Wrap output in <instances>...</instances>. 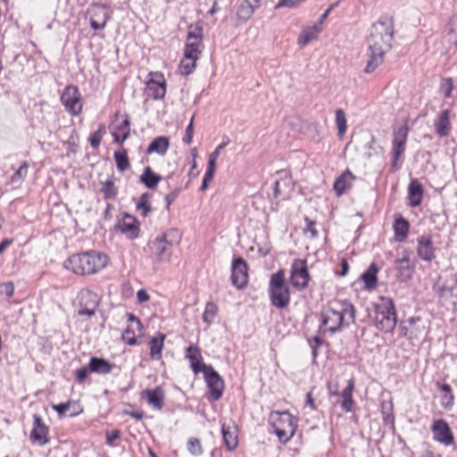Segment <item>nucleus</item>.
Wrapping results in <instances>:
<instances>
[{
    "mask_svg": "<svg viewBox=\"0 0 457 457\" xmlns=\"http://www.w3.org/2000/svg\"><path fill=\"white\" fill-rule=\"evenodd\" d=\"M354 388V381L353 379H349L347 381L346 387L340 393L338 383H329L328 384V392L330 395L338 396L341 395L343 401L341 403V408L349 412L353 410V391Z\"/></svg>",
    "mask_w": 457,
    "mask_h": 457,
    "instance_id": "obj_13",
    "label": "nucleus"
},
{
    "mask_svg": "<svg viewBox=\"0 0 457 457\" xmlns=\"http://www.w3.org/2000/svg\"><path fill=\"white\" fill-rule=\"evenodd\" d=\"M169 145H170L169 138L166 137L161 136V137L154 138L151 142V144L149 145V146L147 148V153L148 154L156 153L161 155H164L169 148Z\"/></svg>",
    "mask_w": 457,
    "mask_h": 457,
    "instance_id": "obj_31",
    "label": "nucleus"
},
{
    "mask_svg": "<svg viewBox=\"0 0 457 457\" xmlns=\"http://www.w3.org/2000/svg\"><path fill=\"white\" fill-rule=\"evenodd\" d=\"M354 179V176L349 170L345 171L339 176L334 183V190L337 195H342L345 190L350 187L351 182Z\"/></svg>",
    "mask_w": 457,
    "mask_h": 457,
    "instance_id": "obj_30",
    "label": "nucleus"
},
{
    "mask_svg": "<svg viewBox=\"0 0 457 457\" xmlns=\"http://www.w3.org/2000/svg\"><path fill=\"white\" fill-rule=\"evenodd\" d=\"M320 29L318 26H312L303 30L298 43L303 47L309 44L311 41L317 38Z\"/></svg>",
    "mask_w": 457,
    "mask_h": 457,
    "instance_id": "obj_36",
    "label": "nucleus"
},
{
    "mask_svg": "<svg viewBox=\"0 0 457 457\" xmlns=\"http://www.w3.org/2000/svg\"><path fill=\"white\" fill-rule=\"evenodd\" d=\"M323 343V340L319 337H314L310 342L312 348V355L315 358L317 356V348Z\"/></svg>",
    "mask_w": 457,
    "mask_h": 457,
    "instance_id": "obj_62",
    "label": "nucleus"
},
{
    "mask_svg": "<svg viewBox=\"0 0 457 457\" xmlns=\"http://www.w3.org/2000/svg\"><path fill=\"white\" fill-rule=\"evenodd\" d=\"M370 54L367 62V65L364 69L365 73H372L384 60V54L386 53H379L378 51H370Z\"/></svg>",
    "mask_w": 457,
    "mask_h": 457,
    "instance_id": "obj_35",
    "label": "nucleus"
},
{
    "mask_svg": "<svg viewBox=\"0 0 457 457\" xmlns=\"http://www.w3.org/2000/svg\"><path fill=\"white\" fill-rule=\"evenodd\" d=\"M187 42L203 45V27L200 23H193L188 25Z\"/></svg>",
    "mask_w": 457,
    "mask_h": 457,
    "instance_id": "obj_33",
    "label": "nucleus"
},
{
    "mask_svg": "<svg viewBox=\"0 0 457 457\" xmlns=\"http://www.w3.org/2000/svg\"><path fill=\"white\" fill-rule=\"evenodd\" d=\"M115 228L129 239H135L138 237L139 226L136 219L131 215L125 214L123 219L118 221Z\"/></svg>",
    "mask_w": 457,
    "mask_h": 457,
    "instance_id": "obj_20",
    "label": "nucleus"
},
{
    "mask_svg": "<svg viewBox=\"0 0 457 457\" xmlns=\"http://www.w3.org/2000/svg\"><path fill=\"white\" fill-rule=\"evenodd\" d=\"M311 280L307 262L303 259H295L290 270V283L297 290L305 289Z\"/></svg>",
    "mask_w": 457,
    "mask_h": 457,
    "instance_id": "obj_8",
    "label": "nucleus"
},
{
    "mask_svg": "<svg viewBox=\"0 0 457 457\" xmlns=\"http://www.w3.org/2000/svg\"><path fill=\"white\" fill-rule=\"evenodd\" d=\"M322 320L320 332L335 333L344 326H349L355 321V309L348 301H335L321 313Z\"/></svg>",
    "mask_w": 457,
    "mask_h": 457,
    "instance_id": "obj_1",
    "label": "nucleus"
},
{
    "mask_svg": "<svg viewBox=\"0 0 457 457\" xmlns=\"http://www.w3.org/2000/svg\"><path fill=\"white\" fill-rule=\"evenodd\" d=\"M197 60H195L194 58H187L183 56L182 60L180 61L179 69L182 75H189L191 74L195 69V63Z\"/></svg>",
    "mask_w": 457,
    "mask_h": 457,
    "instance_id": "obj_45",
    "label": "nucleus"
},
{
    "mask_svg": "<svg viewBox=\"0 0 457 457\" xmlns=\"http://www.w3.org/2000/svg\"><path fill=\"white\" fill-rule=\"evenodd\" d=\"M409 133V129L406 125H402L398 129L394 130L393 134V157L394 162L392 164V168L394 170H397L399 169V165L397 164V161L403 155L406 147V141Z\"/></svg>",
    "mask_w": 457,
    "mask_h": 457,
    "instance_id": "obj_10",
    "label": "nucleus"
},
{
    "mask_svg": "<svg viewBox=\"0 0 457 457\" xmlns=\"http://www.w3.org/2000/svg\"><path fill=\"white\" fill-rule=\"evenodd\" d=\"M187 449L189 453L195 456H199L203 453L200 440L195 437H191L187 441Z\"/></svg>",
    "mask_w": 457,
    "mask_h": 457,
    "instance_id": "obj_52",
    "label": "nucleus"
},
{
    "mask_svg": "<svg viewBox=\"0 0 457 457\" xmlns=\"http://www.w3.org/2000/svg\"><path fill=\"white\" fill-rule=\"evenodd\" d=\"M28 168L29 165L27 162H23L19 169L13 173V175L11 177V182L12 184H21L28 173Z\"/></svg>",
    "mask_w": 457,
    "mask_h": 457,
    "instance_id": "obj_49",
    "label": "nucleus"
},
{
    "mask_svg": "<svg viewBox=\"0 0 457 457\" xmlns=\"http://www.w3.org/2000/svg\"><path fill=\"white\" fill-rule=\"evenodd\" d=\"M165 340V335L158 333L157 337H153L149 342L150 357L153 360H161L162 352L163 348V343Z\"/></svg>",
    "mask_w": 457,
    "mask_h": 457,
    "instance_id": "obj_28",
    "label": "nucleus"
},
{
    "mask_svg": "<svg viewBox=\"0 0 457 457\" xmlns=\"http://www.w3.org/2000/svg\"><path fill=\"white\" fill-rule=\"evenodd\" d=\"M260 7L259 0H244L237 8V15L239 20L245 22L248 21L254 11Z\"/></svg>",
    "mask_w": 457,
    "mask_h": 457,
    "instance_id": "obj_24",
    "label": "nucleus"
},
{
    "mask_svg": "<svg viewBox=\"0 0 457 457\" xmlns=\"http://www.w3.org/2000/svg\"><path fill=\"white\" fill-rule=\"evenodd\" d=\"M453 90V81L451 78L443 79L439 86V93L445 98H449Z\"/></svg>",
    "mask_w": 457,
    "mask_h": 457,
    "instance_id": "obj_50",
    "label": "nucleus"
},
{
    "mask_svg": "<svg viewBox=\"0 0 457 457\" xmlns=\"http://www.w3.org/2000/svg\"><path fill=\"white\" fill-rule=\"evenodd\" d=\"M120 437V432L118 429L112 430L110 433L106 435V444L109 445H113L115 440Z\"/></svg>",
    "mask_w": 457,
    "mask_h": 457,
    "instance_id": "obj_60",
    "label": "nucleus"
},
{
    "mask_svg": "<svg viewBox=\"0 0 457 457\" xmlns=\"http://www.w3.org/2000/svg\"><path fill=\"white\" fill-rule=\"evenodd\" d=\"M274 432L280 443H287L295 435L297 428L296 419L288 411H273L270 416Z\"/></svg>",
    "mask_w": 457,
    "mask_h": 457,
    "instance_id": "obj_6",
    "label": "nucleus"
},
{
    "mask_svg": "<svg viewBox=\"0 0 457 457\" xmlns=\"http://www.w3.org/2000/svg\"><path fill=\"white\" fill-rule=\"evenodd\" d=\"M393 229L395 234V240L396 242L402 243L406 239L409 234L410 223L401 214H396L393 224Z\"/></svg>",
    "mask_w": 457,
    "mask_h": 457,
    "instance_id": "obj_22",
    "label": "nucleus"
},
{
    "mask_svg": "<svg viewBox=\"0 0 457 457\" xmlns=\"http://www.w3.org/2000/svg\"><path fill=\"white\" fill-rule=\"evenodd\" d=\"M76 402L68 401L66 403H62L59 404L53 405V409L60 415L65 414L67 411H70L71 406H75Z\"/></svg>",
    "mask_w": 457,
    "mask_h": 457,
    "instance_id": "obj_53",
    "label": "nucleus"
},
{
    "mask_svg": "<svg viewBox=\"0 0 457 457\" xmlns=\"http://www.w3.org/2000/svg\"><path fill=\"white\" fill-rule=\"evenodd\" d=\"M194 116L192 117L188 126L186 129L185 137H183V142L187 145H189L192 142L194 127H193Z\"/></svg>",
    "mask_w": 457,
    "mask_h": 457,
    "instance_id": "obj_58",
    "label": "nucleus"
},
{
    "mask_svg": "<svg viewBox=\"0 0 457 457\" xmlns=\"http://www.w3.org/2000/svg\"><path fill=\"white\" fill-rule=\"evenodd\" d=\"M137 298L139 303H145L149 300V295L145 290L141 289L137 292Z\"/></svg>",
    "mask_w": 457,
    "mask_h": 457,
    "instance_id": "obj_64",
    "label": "nucleus"
},
{
    "mask_svg": "<svg viewBox=\"0 0 457 457\" xmlns=\"http://www.w3.org/2000/svg\"><path fill=\"white\" fill-rule=\"evenodd\" d=\"M394 37V23L391 18H383L374 23L368 39L369 50L386 53Z\"/></svg>",
    "mask_w": 457,
    "mask_h": 457,
    "instance_id": "obj_3",
    "label": "nucleus"
},
{
    "mask_svg": "<svg viewBox=\"0 0 457 457\" xmlns=\"http://www.w3.org/2000/svg\"><path fill=\"white\" fill-rule=\"evenodd\" d=\"M305 220L307 222L306 231L311 233L312 237H316L318 236V232L315 229V222L309 219H305Z\"/></svg>",
    "mask_w": 457,
    "mask_h": 457,
    "instance_id": "obj_63",
    "label": "nucleus"
},
{
    "mask_svg": "<svg viewBox=\"0 0 457 457\" xmlns=\"http://www.w3.org/2000/svg\"><path fill=\"white\" fill-rule=\"evenodd\" d=\"M48 428L44 424L41 417L38 414L33 415V428L30 433V440L33 444L39 446L46 445L49 443L48 439Z\"/></svg>",
    "mask_w": 457,
    "mask_h": 457,
    "instance_id": "obj_19",
    "label": "nucleus"
},
{
    "mask_svg": "<svg viewBox=\"0 0 457 457\" xmlns=\"http://www.w3.org/2000/svg\"><path fill=\"white\" fill-rule=\"evenodd\" d=\"M439 387L443 394L441 396V405L445 409L449 410L453 407L454 400L453 395L452 393V388L448 384L440 385Z\"/></svg>",
    "mask_w": 457,
    "mask_h": 457,
    "instance_id": "obj_37",
    "label": "nucleus"
},
{
    "mask_svg": "<svg viewBox=\"0 0 457 457\" xmlns=\"http://www.w3.org/2000/svg\"><path fill=\"white\" fill-rule=\"evenodd\" d=\"M248 280L247 265L244 259L238 257L233 261L231 281L237 288L246 286Z\"/></svg>",
    "mask_w": 457,
    "mask_h": 457,
    "instance_id": "obj_18",
    "label": "nucleus"
},
{
    "mask_svg": "<svg viewBox=\"0 0 457 457\" xmlns=\"http://www.w3.org/2000/svg\"><path fill=\"white\" fill-rule=\"evenodd\" d=\"M122 339L129 345H137V338L134 330L128 327L122 334Z\"/></svg>",
    "mask_w": 457,
    "mask_h": 457,
    "instance_id": "obj_54",
    "label": "nucleus"
},
{
    "mask_svg": "<svg viewBox=\"0 0 457 457\" xmlns=\"http://www.w3.org/2000/svg\"><path fill=\"white\" fill-rule=\"evenodd\" d=\"M186 357L189 360L191 369L195 373L202 372V367L205 364L202 363L201 352L197 346L189 345L186 350Z\"/></svg>",
    "mask_w": 457,
    "mask_h": 457,
    "instance_id": "obj_26",
    "label": "nucleus"
},
{
    "mask_svg": "<svg viewBox=\"0 0 457 457\" xmlns=\"http://www.w3.org/2000/svg\"><path fill=\"white\" fill-rule=\"evenodd\" d=\"M336 122L338 129V135L343 137L347 129V120L345 113L342 109H337L336 111Z\"/></svg>",
    "mask_w": 457,
    "mask_h": 457,
    "instance_id": "obj_46",
    "label": "nucleus"
},
{
    "mask_svg": "<svg viewBox=\"0 0 457 457\" xmlns=\"http://www.w3.org/2000/svg\"><path fill=\"white\" fill-rule=\"evenodd\" d=\"M202 372L204 375V378L209 388L208 399L210 401H218L223 393V379L211 365H204L202 367Z\"/></svg>",
    "mask_w": 457,
    "mask_h": 457,
    "instance_id": "obj_9",
    "label": "nucleus"
},
{
    "mask_svg": "<svg viewBox=\"0 0 457 457\" xmlns=\"http://www.w3.org/2000/svg\"><path fill=\"white\" fill-rule=\"evenodd\" d=\"M150 195L144 193L140 195L137 204V209L141 212L142 216L146 217L151 211L149 204Z\"/></svg>",
    "mask_w": 457,
    "mask_h": 457,
    "instance_id": "obj_47",
    "label": "nucleus"
},
{
    "mask_svg": "<svg viewBox=\"0 0 457 457\" xmlns=\"http://www.w3.org/2000/svg\"><path fill=\"white\" fill-rule=\"evenodd\" d=\"M402 335L411 341L426 337L428 333V321L420 317H411L400 324Z\"/></svg>",
    "mask_w": 457,
    "mask_h": 457,
    "instance_id": "obj_7",
    "label": "nucleus"
},
{
    "mask_svg": "<svg viewBox=\"0 0 457 457\" xmlns=\"http://www.w3.org/2000/svg\"><path fill=\"white\" fill-rule=\"evenodd\" d=\"M61 102L71 115H78L82 110L79 89L75 86H68L61 96Z\"/></svg>",
    "mask_w": 457,
    "mask_h": 457,
    "instance_id": "obj_11",
    "label": "nucleus"
},
{
    "mask_svg": "<svg viewBox=\"0 0 457 457\" xmlns=\"http://www.w3.org/2000/svg\"><path fill=\"white\" fill-rule=\"evenodd\" d=\"M268 294L271 304L278 309H285L290 303V289L286 284L285 270L280 269L271 274Z\"/></svg>",
    "mask_w": 457,
    "mask_h": 457,
    "instance_id": "obj_4",
    "label": "nucleus"
},
{
    "mask_svg": "<svg viewBox=\"0 0 457 457\" xmlns=\"http://www.w3.org/2000/svg\"><path fill=\"white\" fill-rule=\"evenodd\" d=\"M395 269L398 272V279L405 282L412 277L414 265L411 264L409 255L406 253L401 259L395 261Z\"/></svg>",
    "mask_w": 457,
    "mask_h": 457,
    "instance_id": "obj_21",
    "label": "nucleus"
},
{
    "mask_svg": "<svg viewBox=\"0 0 457 457\" xmlns=\"http://www.w3.org/2000/svg\"><path fill=\"white\" fill-rule=\"evenodd\" d=\"M79 306H87L91 303H95L96 308L99 303V298L96 294L88 289L81 290L79 295Z\"/></svg>",
    "mask_w": 457,
    "mask_h": 457,
    "instance_id": "obj_38",
    "label": "nucleus"
},
{
    "mask_svg": "<svg viewBox=\"0 0 457 457\" xmlns=\"http://www.w3.org/2000/svg\"><path fill=\"white\" fill-rule=\"evenodd\" d=\"M423 198V187L417 179H412L408 187V200L411 207L419 206Z\"/></svg>",
    "mask_w": 457,
    "mask_h": 457,
    "instance_id": "obj_25",
    "label": "nucleus"
},
{
    "mask_svg": "<svg viewBox=\"0 0 457 457\" xmlns=\"http://www.w3.org/2000/svg\"><path fill=\"white\" fill-rule=\"evenodd\" d=\"M90 16V26L95 30L102 29L105 27L110 18V11L107 5L101 4H94L88 9Z\"/></svg>",
    "mask_w": 457,
    "mask_h": 457,
    "instance_id": "obj_15",
    "label": "nucleus"
},
{
    "mask_svg": "<svg viewBox=\"0 0 457 457\" xmlns=\"http://www.w3.org/2000/svg\"><path fill=\"white\" fill-rule=\"evenodd\" d=\"M101 185V191L104 195V199H112L116 197L118 194V189L114 185L113 179H107L106 181H102Z\"/></svg>",
    "mask_w": 457,
    "mask_h": 457,
    "instance_id": "obj_41",
    "label": "nucleus"
},
{
    "mask_svg": "<svg viewBox=\"0 0 457 457\" xmlns=\"http://www.w3.org/2000/svg\"><path fill=\"white\" fill-rule=\"evenodd\" d=\"M108 256L96 251H88L71 255L64 267L78 275H92L106 267Z\"/></svg>",
    "mask_w": 457,
    "mask_h": 457,
    "instance_id": "obj_2",
    "label": "nucleus"
},
{
    "mask_svg": "<svg viewBox=\"0 0 457 457\" xmlns=\"http://www.w3.org/2000/svg\"><path fill=\"white\" fill-rule=\"evenodd\" d=\"M378 269L375 263H371L365 272L361 275V279L365 283L366 288H373L378 281L377 273Z\"/></svg>",
    "mask_w": 457,
    "mask_h": 457,
    "instance_id": "obj_34",
    "label": "nucleus"
},
{
    "mask_svg": "<svg viewBox=\"0 0 457 457\" xmlns=\"http://www.w3.org/2000/svg\"><path fill=\"white\" fill-rule=\"evenodd\" d=\"M114 160L116 162L117 169L120 171H124L129 168V161L127 154V151L125 149L115 152Z\"/></svg>",
    "mask_w": 457,
    "mask_h": 457,
    "instance_id": "obj_42",
    "label": "nucleus"
},
{
    "mask_svg": "<svg viewBox=\"0 0 457 457\" xmlns=\"http://www.w3.org/2000/svg\"><path fill=\"white\" fill-rule=\"evenodd\" d=\"M181 192L180 187H176L174 190L165 195L166 209L169 210L170 204L178 198Z\"/></svg>",
    "mask_w": 457,
    "mask_h": 457,
    "instance_id": "obj_55",
    "label": "nucleus"
},
{
    "mask_svg": "<svg viewBox=\"0 0 457 457\" xmlns=\"http://www.w3.org/2000/svg\"><path fill=\"white\" fill-rule=\"evenodd\" d=\"M221 433L223 437L224 445H226L228 451H233L237 448L238 445L237 430L234 427L226 426L223 424L221 426Z\"/></svg>",
    "mask_w": 457,
    "mask_h": 457,
    "instance_id": "obj_27",
    "label": "nucleus"
},
{
    "mask_svg": "<svg viewBox=\"0 0 457 457\" xmlns=\"http://www.w3.org/2000/svg\"><path fill=\"white\" fill-rule=\"evenodd\" d=\"M229 143V140L227 139L226 141H223L220 143L215 150L209 155V162H212L216 163L217 158L220 153V151Z\"/></svg>",
    "mask_w": 457,
    "mask_h": 457,
    "instance_id": "obj_57",
    "label": "nucleus"
},
{
    "mask_svg": "<svg viewBox=\"0 0 457 457\" xmlns=\"http://www.w3.org/2000/svg\"><path fill=\"white\" fill-rule=\"evenodd\" d=\"M117 130L121 133V139H119V134L117 132H112V135L113 137L114 142L121 145L129 136V120L125 119L120 125L117 126Z\"/></svg>",
    "mask_w": 457,
    "mask_h": 457,
    "instance_id": "obj_39",
    "label": "nucleus"
},
{
    "mask_svg": "<svg viewBox=\"0 0 457 457\" xmlns=\"http://www.w3.org/2000/svg\"><path fill=\"white\" fill-rule=\"evenodd\" d=\"M89 372H91L89 370V366L82 367L81 369L77 370V373H76L77 379L80 382L85 380L87 378Z\"/></svg>",
    "mask_w": 457,
    "mask_h": 457,
    "instance_id": "obj_61",
    "label": "nucleus"
},
{
    "mask_svg": "<svg viewBox=\"0 0 457 457\" xmlns=\"http://www.w3.org/2000/svg\"><path fill=\"white\" fill-rule=\"evenodd\" d=\"M1 292L4 294L8 298L12 296L14 292V286L12 282L4 283L0 286Z\"/></svg>",
    "mask_w": 457,
    "mask_h": 457,
    "instance_id": "obj_59",
    "label": "nucleus"
},
{
    "mask_svg": "<svg viewBox=\"0 0 457 457\" xmlns=\"http://www.w3.org/2000/svg\"><path fill=\"white\" fill-rule=\"evenodd\" d=\"M453 115V112L449 109L440 111L434 121L433 127L436 134L443 138L450 136L453 130V124L451 121V118Z\"/></svg>",
    "mask_w": 457,
    "mask_h": 457,
    "instance_id": "obj_16",
    "label": "nucleus"
},
{
    "mask_svg": "<svg viewBox=\"0 0 457 457\" xmlns=\"http://www.w3.org/2000/svg\"><path fill=\"white\" fill-rule=\"evenodd\" d=\"M88 365L91 372L98 374H108L112 371L113 367V365L106 360L98 357H92Z\"/></svg>",
    "mask_w": 457,
    "mask_h": 457,
    "instance_id": "obj_29",
    "label": "nucleus"
},
{
    "mask_svg": "<svg viewBox=\"0 0 457 457\" xmlns=\"http://www.w3.org/2000/svg\"><path fill=\"white\" fill-rule=\"evenodd\" d=\"M218 312L217 305L212 302H208L205 305V310L203 314V320L205 323L211 324L215 318Z\"/></svg>",
    "mask_w": 457,
    "mask_h": 457,
    "instance_id": "obj_48",
    "label": "nucleus"
},
{
    "mask_svg": "<svg viewBox=\"0 0 457 457\" xmlns=\"http://www.w3.org/2000/svg\"><path fill=\"white\" fill-rule=\"evenodd\" d=\"M202 46V44L187 42L184 47L183 56L199 60L202 54V50L200 49Z\"/></svg>",
    "mask_w": 457,
    "mask_h": 457,
    "instance_id": "obj_40",
    "label": "nucleus"
},
{
    "mask_svg": "<svg viewBox=\"0 0 457 457\" xmlns=\"http://www.w3.org/2000/svg\"><path fill=\"white\" fill-rule=\"evenodd\" d=\"M96 309L95 303H91L90 304H87V306H80L78 311V314L80 316L86 315L87 317H91L95 314Z\"/></svg>",
    "mask_w": 457,
    "mask_h": 457,
    "instance_id": "obj_56",
    "label": "nucleus"
},
{
    "mask_svg": "<svg viewBox=\"0 0 457 457\" xmlns=\"http://www.w3.org/2000/svg\"><path fill=\"white\" fill-rule=\"evenodd\" d=\"M104 133H105V127H104V125L102 124L99 126L98 129L96 131H95L90 136L89 142L93 148H95V149L98 148Z\"/></svg>",
    "mask_w": 457,
    "mask_h": 457,
    "instance_id": "obj_51",
    "label": "nucleus"
},
{
    "mask_svg": "<svg viewBox=\"0 0 457 457\" xmlns=\"http://www.w3.org/2000/svg\"><path fill=\"white\" fill-rule=\"evenodd\" d=\"M433 439L445 445L449 446L454 443V436L448 423L444 420H436L431 425Z\"/></svg>",
    "mask_w": 457,
    "mask_h": 457,
    "instance_id": "obj_12",
    "label": "nucleus"
},
{
    "mask_svg": "<svg viewBox=\"0 0 457 457\" xmlns=\"http://www.w3.org/2000/svg\"><path fill=\"white\" fill-rule=\"evenodd\" d=\"M143 395L146 399V402L154 409L162 410L163 406L164 392L161 387H155L154 389H146L143 391Z\"/></svg>",
    "mask_w": 457,
    "mask_h": 457,
    "instance_id": "obj_23",
    "label": "nucleus"
},
{
    "mask_svg": "<svg viewBox=\"0 0 457 457\" xmlns=\"http://www.w3.org/2000/svg\"><path fill=\"white\" fill-rule=\"evenodd\" d=\"M161 179L162 177L154 173L150 167H145L140 176V181L150 189L155 188Z\"/></svg>",
    "mask_w": 457,
    "mask_h": 457,
    "instance_id": "obj_32",
    "label": "nucleus"
},
{
    "mask_svg": "<svg viewBox=\"0 0 457 457\" xmlns=\"http://www.w3.org/2000/svg\"><path fill=\"white\" fill-rule=\"evenodd\" d=\"M172 233H177L176 230H170L167 233H163L158 236L154 240L150 243V248L158 261L168 260L170 256V241L168 240V237Z\"/></svg>",
    "mask_w": 457,
    "mask_h": 457,
    "instance_id": "obj_14",
    "label": "nucleus"
},
{
    "mask_svg": "<svg viewBox=\"0 0 457 457\" xmlns=\"http://www.w3.org/2000/svg\"><path fill=\"white\" fill-rule=\"evenodd\" d=\"M397 316L391 298L382 297L375 305L374 325L384 332H392L396 326Z\"/></svg>",
    "mask_w": 457,
    "mask_h": 457,
    "instance_id": "obj_5",
    "label": "nucleus"
},
{
    "mask_svg": "<svg viewBox=\"0 0 457 457\" xmlns=\"http://www.w3.org/2000/svg\"><path fill=\"white\" fill-rule=\"evenodd\" d=\"M215 169H216V163L208 161L207 170L204 173V179L202 181V186L200 187V189L202 191H204L209 187V184L212 181L213 177H214Z\"/></svg>",
    "mask_w": 457,
    "mask_h": 457,
    "instance_id": "obj_44",
    "label": "nucleus"
},
{
    "mask_svg": "<svg viewBox=\"0 0 457 457\" xmlns=\"http://www.w3.org/2000/svg\"><path fill=\"white\" fill-rule=\"evenodd\" d=\"M417 255L424 262H431L436 258V247L430 235H421L417 238Z\"/></svg>",
    "mask_w": 457,
    "mask_h": 457,
    "instance_id": "obj_17",
    "label": "nucleus"
},
{
    "mask_svg": "<svg viewBox=\"0 0 457 457\" xmlns=\"http://www.w3.org/2000/svg\"><path fill=\"white\" fill-rule=\"evenodd\" d=\"M148 87L150 90H153L154 97L155 99H162L164 97L166 93V87H165V81L162 80V82H156L154 80H151L148 83Z\"/></svg>",
    "mask_w": 457,
    "mask_h": 457,
    "instance_id": "obj_43",
    "label": "nucleus"
}]
</instances>
